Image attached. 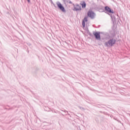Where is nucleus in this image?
Masks as SVG:
<instances>
[{
    "label": "nucleus",
    "mask_w": 130,
    "mask_h": 130,
    "mask_svg": "<svg viewBox=\"0 0 130 130\" xmlns=\"http://www.w3.org/2000/svg\"><path fill=\"white\" fill-rule=\"evenodd\" d=\"M27 53H29V51L27 50Z\"/></svg>",
    "instance_id": "nucleus-29"
},
{
    "label": "nucleus",
    "mask_w": 130,
    "mask_h": 130,
    "mask_svg": "<svg viewBox=\"0 0 130 130\" xmlns=\"http://www.w3.org/2000/svg\"><path fill=\"white\" fill-rule=\"evenodd\" d=\"M107 108H109V107H107Z\"/></svg>",
    "instance_id": "nucleus-32"
},
{
    "label": "nucleus",
    "mask_w": 130,
    "mask_h": 130,
    "mask_svg": "<svg viewBox=\"0 0 130 130\" xmlns=\"http://www.w3.org/2000/svg\"><path fill=\"white\" fill-rule=\"evenodd\" d=\"M99 112H100V113H103V112H102L101 111H99Z\"/></svg>",
    "instance_id": "nucleus-26"
},
{
    "label": "nucleus",
    "mask_w": 130,
    "mask_h": 130,
    "mask_svg": "<svg viewBox=\"0 0 130 130\" xmlns=\"http://www.w3.org/2000/svg\"><path fill=\"white\" fill-rule=\"evenodd\" d=\"M65 3H66V4H67H67H69L70 5L74 4L73 3V2L72 1H71V0H65Z\"/></svg>",
    "instance_id": "nucleus-10"
},
{
    "label": "nucleus",
    "mask_w": 130,
    "mask_h": 130,
    "mask_svg": "<svg viewBox=\"0 0 130 130\" xmlns=\"http://www.w3.org/2000/svg\"><path fill=\"white\" fill-rule=\"evenodd\" d=\"M103 113L104 114H105V115H107V114H108V113H107V112H103Z\"/></svg>",
    "instance_id": "nucleus-17"
},
{
    "label": "nucleus",
    "mask_w": 130,
    "mask_h": 130,
    "mask_svg": "<svg viewBox=\"0 0 130 130\" xmlns=\"http://www.w3.org/2000/svg\"><path fill=\"white\" fill-rule=\"evenodd\" d=\"M61 115H62V116H64V115L62 113L61 114Z\"/></svg>",
    "instance_id": "nucleus-27"
},
{
    "label": "nucleus",
    "mask_w": 130,
    "mask_h": 130,
    "mask_svg": "<svg viewBox=\"0 0 130 130\" xmlns=\"http://www.w3.org/2000/svg\"><path fill=\"white\" fill-rule=\"evenodd\" d=\"M68 114L69 115V116L71 117V114H70L69 113H68Z\"/></svg>",
    "instance_id": "nucleus-28"
},
{
    "label": "nucleus",
    "mask_w": 130,
    "mask_h": 130,
    "mask_svg": "<svg viewBox=\"0 0 130 130\" xmlns=\"http://www.w3.org/2000/svg\"><path fill=\"white\" fill-rule=\"evenodd\" d=\"M87 33L88 34L90 32V31L89 30V29L88 30L86 31Z\"/></svg>",
    "instance_id": "nucleus-24"
},
{
    "label": "nucleus",
    "mask_w": 130,
    "mask_h": 130,
    "mask_svg": "<svg viewBox=\"0 0 130 130\" xmlns=\"http://www.w3.org/2000/svg\"><path fill=\"white\" fill-rule=\"evenodd\" d=\"M78 108H80L81 109V110H82V111H85V109L84 108H83L81 106H79Z\"/></svg>",
    "instance_id": "nucleus-13"
},
{
    "label": "nucleus",
    "mask_w": 130,
    "mask_h": 130,
    "mask_svg": "<svg viewBox=\"0 0 130 130\" xmlns=\"http://www.w3.org/2000/svg\"><path fill=\"white\" fill-rule=\"evenodd\" d=\"M49 2L51 3V4H53L52 0H49Z\"/></svg>",
    "instance_id": "nucleus-22"
},
{
    "label": "nucleus",
    "mask_w": 130,
    "mask_h": 130,
    "mask_svg": "<svg viewBox=\"0 0 130 130\" xmlns=\"http://www.w3.org/2000/svg\"><path fill=\"white\" fill-rule=\"evenodd\" d=\"M110 117H111V118H112V117H113V115H110Z\"/></svg>",
    "instance_id": "nucleus-25"
},
{
    "label": "nucleus",
    "mask_w": 130,
    "mask_h": 130,
    "mask_svg": "<svg viewBox=\"0 0 130 130\" xmlns=\"http://www.w3.org/2000/svg\"><path fill=\"white\" fill-rule=\"evenodd\" d=\"M52 112L54 113H56V114H57V111H52Z\"/></svg>",
    "instance_id": "nucleus-21"
},
{
    "label": "nucleus",
    "mask_w": 130,
    "mask_h": 130,
    "mask_svg": "<svg viewBox=\"0 0 130 130\" xmlns=\"http://www.w3.org/2000/svg\"><path fill=\"white\" fill-rule=\"evenodd\" d=\"M73 6L74 7L73 11H75V12H78V11H82V8H81V6L80 5L76 4L75 5V4H73Z\"/></svg>",
    "instance_id": "nucleus-6"
},
{
    "label": "nucleus",
    "mask_w": 130,
    "mask_h": 130,
    "mask_svg": "<svg viewBox=\"0 0 130 130\" xmlns=\"http://www.w3.org/2000/svg\"><path fill=\"white\" fill-rule=\"evenodd\" d=\"M80 130H81V128L79 129Z\"/></svg>",
    "instance_id": "nucleus-33"
},
{
    "label": "nucleus",
    "mask_w": 130,
    "mask_h": 130,
    "mask_svg": "<svg viewBox=\"0 0 130 130\" xmlns=\"http://www.w3.org/2000/svg\"><path fill=\"white\" fill-rule=\"evenodd\" d=\"M96 11L98 12H100V13H105L109 16H110L111 20L113 24L115 25V23H116V18L115 17V12L113 11V9L110 8L109 6H105L104 9L102 7H97L96 8Z\"/></svg>",
    "instance_id": "nucleus-1"
},
{
    "label": "nucleus",
    "mask_w": 130,
    "mask_h": 130,
    "mask_svg": "<svg viewBox=\"0 0 130 130\" xmlns=\"http://www.w3.org/2000/svg\"><path fill=\"white\" fill-rule=\"evenodd\" d=\"M80 5H81V8L82 9H85L87 6V4H86V2H85V1H81Z\"/></svg>",
    "instance_id": "nucleus-8"
},
{
    "label": "nucleus",
    "mask_w": 130,
    "mask_h": 130,
    "mask_svg": "<svg viewBox=\"0 0 130 130\" xmlns=\"http://www.w3.org/2000/svg\"><path fill=\"white\" fill-rule=\"evenodd\" d=\"M105 35L107 37H106V38H109V37H111V36H110V35H109V33L108 32H106Z\"/></svg>",
    "instance_id": "nucleus-11"
},
{
    "label": "nucleus",
    "mask_w": 130,
    "mask_h": 130,
    "mask_svg": "<svg viewBox=\"0 0 130 130\" xmlns=\"http://www.w3.org/2000/svg\"><path fill=\"white\" fill-rule=\"evenodd\" d=\"M117 121H118L119 123H121V124H122V125H123V123H121V121L119 120H117Z\"/></svg>",
    "instance_id": "nucleus-15"
},
{
    "label": "nucleus",
    "mask_w": 130,
    "mask_h": 130,
    "mask_svg": "<svg viewBox=\"0 0 130 130\" xmlns=\"http://www.w3.org/2000/svg\"><path fill=\"white\" fill-rule=\"evenodd\" d=\"M88 35H89V36H90L91 37H93V35H92V34L91 32H89L88 34Z\"/></svg>",
    "instance_id": "nucleus-16"
},
{
    "label": "nucleus",
    "mask_w": 130,
    "mask_h": 130,
    "mask_svg": "<svg viewBox=\"0 0 130 130\" xmlns=\"http://www.w3.org/2000/svg\"><path fill=\"white\" fill-rule=\"evenodd\" d=\"M104 106H105V105H99V106H98V107H99V108H104V109H105V110H106V109Z\"/></svg>",
    "instance_id": "nucleus-12"
},
{
    "label": "nucleus",
    "mask_w": 130,
    "mask_h": 130,
    "mask_svg": "<svg viewBox=\"0 0 130 130\" xmlns=\"http://www.w3.org/2000/svg\"><path fill=\"white\" fill-rule=\"evenodd\" d=\"M106 40H107L104 44L106 47L110 48L113 47L116 43V40L112 37H109V38H105Z\"/></svg>",
    "instance_id": "nucleus-2"
},
{
    "label": "nucleus",
    "mask_w": 130,
    "mask_h": 130,
    "mask_svg": "<svg viewBox=\"0 0 130 130\" xmlns=\"http://www.w3.org/2000/svg\"><path fill=\"white\" fill-rule=\"evenodd\" d=\"M88 16H86L82 20V25L83 29H85V27L86 26V22H88Z\"/></svg>",
    "instance_id": "nucleus-7"
},
{
    "label": "nucleus",
    "mask_w": 130,
    "mask_h": 130,
    "mask_svg": "<svg viewBox=\"0 0 130 130\" xmlns=\"http://www.w3.org/2000/svg\"><path fill=\"white\" fill-rule=\"evenodd\" d=\"M62 2L64 3V5H66V0H62Z\"/></svg>",
    "instance_id": "nucleus-23"
},
{
    "label": "nucleus",
    "mask_w": 130,
    "mask_h": 130,
    "mask_svg": "<svg viewBox=\"0 0 130 130\" xmlns=\"http://www.w3.org/2000/svg\"><path fill=\"white\" fill-rule=\"evenodd\" d=\"M26 1H27V3L28 4H31V1L30 0H26Z\"/></svg>",
    "instance_id": "nucleus-19"
},
{
    "label": "nucleus",
    "mask_w": 130,
    "mask_h": 130,
    "mask_svg": "<svg viewBox=\"0 0 130 130\" xmlns=\"http://www.w3.org/2000/svg\"><path fill=\"white\" fill-rule=\"evenodd\" d=\"M93 35L94 36L96 40H99V41H101V36L100 34H102V32L100 31H93Z\"/></svg>",
    "instance_id": "nucleus-5"
},
{
    "label": "nucleus",
    "mask_w": 130,
    "mask_h": 130,
    "mask_svg": "<svg viewBox=\"0 0 130 130\" xmlns=\"http://www.w3.org/2000/svg\"><path fill=\"white\" fill-rule=\"evenodd\" d=\"M5 109H8V108H6Z\"/></svg>",
    "instance_id": "nucleus-30"
},
{
    "label": "nucleus",
    "mask_w": 130,
    "mask_h": 130,
    "mask_svg": "<svg viewBox=\"0 0 130 130\" xmlns=\"http://www.w3.org/2000/svg\"><path fill=\"white\" fill-rule=\"evenodd\" d=\"M113 119H114L115 120H116V121H117V120H118V119H117V118L114 117V118H113Z\"/></svg>",
    "instance_id": "nucleus-20"
},
{
    "label": "nucleus",
    "mask_w": 130,
    "mask_h": 130,
    "mask_svg": "<svg viewBox=\"0 0 130 130\" xmlns=\"http://www.w3.org/2000/svg\"><path fill=\"white\" fill-rule=\"evenodd\" d=\"M99 96H100V94H98Z\"/></svg>",
    "instance_id": "nucleus-31"
},
{
    "label": "nucleus",
    "mask_w": 130,
    "mask_h": 130,
    "mask_svg": "<svg viewBox=\"0 0 130 130\" xmlns=\"http://www.w3.org/2000/svg\"><path fill=\"white\" fill-rule=\"evenodd\" d=\"M56 4L57 5V6L54 3H53V2L51 4L54 6V8H58V9L60 10V11H61L62 13H64V14H66V13H67V10H66V8H64V6L62 5V4H61V3L59 1H57Z\"/></svg>",
    "instance_id": "nucleus-3"
},
{
    "label": "nucleus",
    "mask_w": 130,
    "mask_h": 130,
    "mask_svg": "<svg viewBox=\"0 0 130 130\" xmlns=\"http://www.w3.org/2000/svg\"><path fill=\"white\" fill-rule=\"evenodd\" d=\"M85 30L87 31L89 30L88 26H85L84 28H83Z\"/></svg>",
    "instance_id": "nucleus-14"
},
{
    "label": "nucleus",
    "mask_w": 130,
    "mask_h": 130,
    "mask_svg": "<svg viewBox=\"0 0 130 130\" xmlns=\"http://www.w3.org/2000/svg\"><path fill=\"white\" fill-rule=\"evenodd\" d=\"M61 111H63V112H64L65 113H66V112L67 113H68V111H67V110H61Z\"/></svg>",
    "instance_id": "nucleus-18"
},
{
    "label": "nucleus",
    "mask_w": 130,
    "mask_h": 130,
    "mask_svg": "<svg viewBox=\"0 0 130 130\" xmlns=\"http://www.w3.org/2000/svg\"><path fill=\"white\" fill-rule=\"evenodd\" d=\"M87 16L93 20L95 19V17H96V13L92 10H89L87 12Z\"/></svg>",
    "instance_id": "nucleus-4"
},
{
    "label": "nucleus",
    "mask_w": 130,
    "mask_h": 130,
    "mask_svg": "<svg viewBox=\"0 0 130 130\" xmlns=\"http://www.w3.org/2000/svg\"><path fill=\"white\" fill-rule=\"evenodd\" d=\"M60 115H61V112H60L59 111H57V115H55L54 116V117H57V118H58V117H59V116H60Z\"/></svg>",
    "instance_id": "nucleus-9"
}]
</instances>
